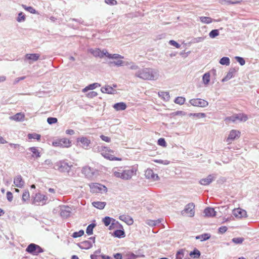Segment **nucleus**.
Segmentation results:
<instances>
[{
    "instance_id": "nucleus-1",
    "label": "nucleus",
    "mask_w": 259,
    "mask_h": 259,
    "mask_svg": "<svg viewBox=\"0 0 259 259\" xmlns=\"http://www.w3.org/2000/svg\"><path fill=\"white\" fill-rule=\"evenodd\" d=\"M135 76L144 80H156L159 76V71L151 68H144L137 70Z\"/></svg>"
},
{
    "instance_id": "nucleus-2",
    "label": "nucleus",
    "mask_w": 259,
    "mask_h": 259,
    "mask_svg": "<svg viewBox=\"0 0 259 259\" xmlns=\"http://www.w3.org/2000/svg\"><path fill=\"white\" fill-rule=\"evenodd\" d=\"M114 176L118 178L124 180H130L133 176L136 175V170L134 168L131 169H125L120 171H116L115 169H113Z\"/></svg>"
},
{
    "instance_id": "nucleus-3",
    "label": "nucleus",
    "mask_w": 259,
    "mask_h": 259,
    "mask_svg": "<svg viewBox=\"0 0 259 259\" xmlns=\"http://www.w3.org/2000/svg\"><path fill=\"white\" fill-rule=\"evenodd\" d=\"M72 167L73 165L72 162H68L66 161L62 160L55 163L53 168L61 172H67L69 174Z\"/></svg>"
},
{
    "instance_id": "nucleus-4",
    "label": "nucleus",
    "mask_w": 259,
    "mask_h": 259,
    "mask_svg": "<svg viewBox=\"0 0 259 259\" xmlns=\"http://www.w3.org/2000/svg\"><path fill=\"white\" fill-rule=\"evenodd\" d=\"M48 197L46 195L41 194L40 193L36 194L34 197L32 203L37 205H43L47 203Z\"/></svg>"
},
{
    "instance_id": "nucleus-5",
    "label": "nucleus",
    "mask_w": 259,
    "mask_h": 259,
    "mask_svg": "<svg viewBox=\"0 0 259 259\" xmlns=\"http://www.w3.org/2000/svg\"><path fill=\"white\" fill-rule=\"evenodd\" d=\"M26 251L29 253L35 255L44 251L43 249L39 246L34 243H31L28 245L26 249Z\"/></svg>"
},
{
    "instance_id": "nucleus-6",
    "label": "nucleus",
    "mask_w": 259,
    "mask_h": 259,
    "mask_svg": "<svg viewBox=\"0 0 259 259\" xmlns=\"http://www.w3.org/2000/svg\"><path fill=\"white\" fill-rule=\"evenodd\" d=\"M101 154L105 158L110 160H118L119 159L114 157L111 153H113V151L110 149H108L107 147H102L101 151Z\"/></svg>"
},
{
    "instance_id": "nucleus-7",
    "label": "nucleus",
    "mask_w": 259,
    "mask_h": 259,
    "mask_svg": "<svg viewBox=\"0 0 259 259\" xmlns=\"http://www.w3.org/2000/svg\"><path fill=\"white\" fill-rule=\"evenodd\" d=\"M189 102L192 106L200 107H205L208 105L207 101L201 99H193Z\"/></svg>"
},
{
    "instance_id": "nucleus-8",
    "label": "nucleus",
    "mask_w": 259,
    "mask_h": 259,
    "mask_svg": "<svg viewBox=\"0 0 259 259\" xmlns=\"http://www.w3.org/2000/svg\"><path fill=\"white\" fill-rule=\"evenodd\" d=\"M53 145L57 147H69L71 146V142L67 138H62L54 142Z\"/></svg>"
},
{
    "instance_id": "nucleus-9",
    "label": "nucleus",
    "mask_w": 259,
    "mask_h": 259,
    "mask_svg": "<svg viewBox=\"0 0 259 259\" xmlns=\"http://www.w3.org/2000/svg\"><path fill=\"white\" fill-rule=\"evenodd\" d=\"M195 205L193 203H190L187 204L185 209L182 211V214H187L189 217L194 216Z\"/></svg>"
},
{
    "instance_id": "nucleus-10",
    "label": "nucleus",
    "mask_w": 259,
    "mask_h": 259,
    "mask_svg": "<svg viewBox=\"0 0 259 259\" xmlns=\"http://www.w3.org/2000/svg\"><path fill=\"white\" fill-rule=\"evenodd\" d=\"M89 52L94 57H99L101 58H102L104 56H106V54L107 53V50L103 49L102 51H101V50L98 48L91 49L89 50Z\"/></svg>"
},
{
    "instance_id": "nucleus-11",
    "label": "nucleus",
    "mask_w": 259,
    "mask_h": 259,
    "mask_svg": "<svg viewBox=\"0 0 259 259\" xmlns=\"http://www.w3.org/2000/svg\"><path fill=\"white\" fill-rule=\"evenodd\" d=\"M145 176L147 179L152 181H156L159 179L158 175L155 174L151 169H147L145 172Z\"/></svg>"
},
{
    "instance_id": "nucleus-12",
    "label": "nucleus",
    "mask_w": 259,
    "mask_h": 259,
    "mask_svg": "<svg viewBox=\"0 0 259 259\" xmlns=\"http://www.w3.org/2000/svg\"><path fill=\"white\" fill-rule=\"evenodd\" d=\"M240 136V132L236 130L231 131L228 138L227 139V142L230 143L232 141L238 139Z\"/></svg>"
},
{
    "instance_id": "nucleus-13",
    "label": "nucleus",
    "mask_w": 259,
    "mask_h": 259,
    "mask_svg": "<svg viewBox=\"0 0 259 259\" xmlns=\"http://www.w3.org/2000/svg\"><path fill=\"white\" fill-rule=\"evenodd\" d=\"M216 176L217 175L215 174L209 175L206 178L201 179L199 183L203 185H209L216 179Z\"/></svg>"
},
{
    "instance_id": "nucleus-14",
    "label": "nucleus",
    "mask_w": 259,
    "mask_h": 259,
    "mask_svg": "<svg viewBox=\"0 0 259 259\" xmlns=\"http://www.w3.org/2000/svg\"><path fill=\"white\" fill-rule=\"evenodd\" d=\"M71 212V208L68 206H62L60 208V214L62 217L67 218L70 216Z\"/></svg>"
},
{
    "instance_id": "nucleus-15",
    "label": "nucleus",
    "mask_w": 259,
    "mask_h": 259,
    "mask_svg": "<svg viewBox=\"0 0 259 259\" xmlns=\"http://www.w3.org/2000/svg\"><path fill=\"white\" fill-rule=\"evenodd\" d=\"M233 214L235 217L238 218L246 217L247 216L246 211L240 208L234 209L233 210Z\"/></svg>"
},
{
    "instance_id": "nucleus-16",
    "label": "nucleus",
    "mask_w": 259,
    "mask_h": 259,
    "mask_svg": "<svg viewBox=\"0 0 259 259\" xmlns=\"http://www.w3.org/2000/svg\"><path fill=\"white\" fill-rule=\"evenodd\" d=\"M14 184L17 187L22 188L24 186L25 183L21 176L18 175L14 179Z\"/></svg>"
},
{
    "instance_id": "nucleus-17",
    "label": "nucleus",
    "mask_w": 259,
    "mask_h": 259,
    "mask_svg": "<svg viewBox=\"0 0 259 259\" xmlns=\"http://www.w3.org/2000/svg\"><path fill=\"white\" fill-rule=\"evenodd\" d=\"M77 142H80L82 144V147L84 149H88L91 143V141L90 139L83 137L78 138Z\"/></svg>"
},
{
    "instance_id": "nucleus-18",
    "label": "nucleus",
    "mask_w": 259,
    "mask_h": 259,
    "mask_svg": "<svg viewBox=\"0 0 259 259\" xmlns=\"http://www.w3.org/2000/svg\"><path fill=\"white\" fill-rule=\"evenodd\" d=\"M93 246V243L91 241L85 240L81 242L78 244V246L81 249H89L91 248Z\"/></svg>"
},
{
    "instance_id": "nucleus-19",
    "label": "nucleus",
    "mask_w": 259,
    "mask_h": 259,
    "mask_svg": "<svg viewBox=\"0 0 259 259\" xmlns=\"http://www.w3.org/2000/svg\"><path fill=\"white\" fill-rule=\"evenodd\" d=\"M119 219L128 225H132L134 223L133 219L129 215H121L119 217Z\"/></svg>"
},
{
    "instance_id": "nucleus-20",
    "label": "nucleus",
    "mask_w": 259,
    "mask_h": 259,
    "mask_svg": "<svg viewBox=\"0 0 259 259\" xmlns=\"http://www.w3.org/2000/svg\"><path fill=\"white\" fill-rule=\"evenodd\" d=\"M101 91L103 93H106L109 94H114L116 92L115 90L109 85H106L105 87H102L101 89Z\"/></svg>"
},
{
    "instance_id": "nucleus-21",
    "label": "nucleus",
    "mask_w": 259,
    "mask_h": 259,
    "mask_svg": "<svg viewBox=\"0 0 259 259\" xmlns=\"http://www.w3.org/2000/svg\"><path fill=\"white\" fill-rule=\"evenodd\" d=\"M235 72H236V69L235 68H231L229 70V71L228 73H227V74L226 75V76L224 78H223L222 81L223 82H225V81H227L230 80L231 78H232L234 76V75Z\"/></svg>"
},
{
    "instance_id": "nucleus-22",
    "label": "nucleus",
    "mask_w": 259,
    "mask_h": 259,
    "mask_svg": "<svg viewBox=\"0 0 259 259\" xmlns=\"http://www.w3.org/2000/svg\"><path fill=\"white\" fill-rule=\"evenodd\" d=\"M215 211L214 208L211 207H207L204 210V213L206 217H211L215 215Z\"/></svg>"
},
{
    "instance_id": "nucleus-23",
    "label": "nucleus",
    "mask_w": 259,
    "mask_h": 259,
    "mask_svg": "<svg viewBox=\"0 0 259 259\" xmlns=\"http://www.w3.org/2000/svg\"><path fill=\"white\" fill-rule=\"evenodd\" d=\"M126 105L123 102H119L113 105V108L117 111L124 110L126 108Z\"/></svg>"
},
{
    "instance_id": "nucleus-24",
    "label": "nucleus",
    "mask_w": 259,
    "mask_h": 259,
    "mask_svg": "<svg viewBox=\"0 0 259 259\" xmlns=\"http://www.w3.org/2000/svg\"><path fill=\"white\" fill-rule=\"evenodd\" d=\"M39 56L40 55L38 54H27L25 55V58L27 60L34 62L39 59Z\"/></svg>"
},
{
    "instance_id": "nucleus-25",
    "label": "nucleus",
    "mask_w": 259,
    "mask_h": 259,
    "mask_svg": "<svg viewBox=\"0 0 259 259\" xmlns=\"http://www.w3.org/2000/svg\"><path fill=\"white\" fill-rule=\"evenodd\" d=\"M24 114L22 113H18L14 116H11L10 118L16 121H21L24 118Z\"/></svg>"
},
{
    "instance_id": "nucleus-26",
    "label": "nucleus",
    "mask_w": 259,
    "mask_h": 259,
    "mask_svg": "<svg viewBox=\"0 0 259 259\" xmlns=\"http://www.w3.org/2000/svg\"><path fill=\"white\" fill-rule=\"evenodd\" d=\"M28 150L30 151L32 153V156L33 157H35L36 158H39L40 157V152L37 149V147H30Z\"/></svg>"
},
{
    "instance_id": "nucleus-27",
    "label": "nucleus",
    "mask_w": 259,
    "mask_h": 259,
    "mask_svg": "<svg viewBox=\"0 0 259 259\" xmlns=\"http://www.w3.org/2000/svg\"><path fill=\"white\" fill-rule=\"evenodd\" d=\"M235 117L237 121H245L247 120L248 117L247 116L246 114H244L243 113H239V114H235Z\"/></svg>"
},
{
    "instance_id": "nucleus-28",
    "label": "nucleus",
    "mask_w": 259,
    "mask_h": 259,
    "mask_svg": "<svg viewBox=\"0 0 259 259\" xmlns=\"http://www.w3.org/2000/svg\"><path fill=\"white\" fill-rule=\"evenodd\" d=\"M113 236L117 238H122L125 236L123 229H117L113 232Z\"/></svg>"
},
{
    "instance_id": "nucleus-29",
    "label": "nucleus",
    "mask_w": 259,
    "mask_h": 259,
    "mask_svg": "<svg viewBox=\"0 0 259 259\" xmlns=\"http://www.w3.org/2000/svg\"><path fill=\"white\" fill-rule=\"evenodd\" d=\"M100 86H101L100 84H99L98 83H94L92 84H90L88 86L86 87L85 88H84L82 90V91H83V92H86L90 90H94V89H96V88L99 87Z\"/></svg>"
},
{
    "instance_id": "nucleus-30",
    "label": "nucleus",
    "mask_w": 259,
    "mask_h": 259,
    "mask_svg": "<svg viewBox=\"0 0 259 259\" xmlns=\"http://www.w3.org/2000/svg\"><path fill=\"white\" fill-rule=\"evenodd\" d=\"M125 66H127L130 69L136 70L140 69L139 66L133 62H126L124 64Z\"/></svg>"
},
{
    "instance_id": "nucleus-31",
    "label": "nucleus",
    "mask_w": 259,
    "mask_h": 259,
    "mask_svg": "<svg viewBox=\"0 0 259 259\" xmlns=\"http://www.w3.org/2000/svg\"><path fill=\"white\" fill-rule=\"evenodd\" d=\"M161 222V221L160 219H158L157 220H148L146 221V223L149 226L154 227L159 225Z\"/></svg>"
},
{
    "instance_id": "nucleus-32",
    "label": "nucleus",
    "mask_w": 259,
    "mask_h": 259,
    "mask_svg": "<svg viewBox=\"0 0 259 259\" xmlns=\"http://www.w3.org/2000/svg\"><path fill=\"white\" fill-rule=\"evenodd\" d=\"M210 234L208 233H204L196 237V239H200L201 241H204L209 239L210 238Z\"/></svg>"
},
{
    "instance_id": "nucleus-33",
    "label": "nucleus",
    "mask_w": 259,
    "mask_h": 259,
    "mask_svg": "<svg viewBox=\"0 0 259 259\" xmlns=\"http://www.w3.org/2000/svg\"><path fill=\"white\" fill-rule=\"evenodd\" d=\"M92 204L94 207L100 209H103L106 205V202H104L97 201L93 202Z\"/></svg>"
},
{
    "instance_id": "nucleus-34",
    "label": "nucleus",
    "mask_w": 259,
    "mask_h": 259,
    "mask_svg": "<svg viewBox=\"0 0 259 259\" xmlns=\"http://www.w3.org/2000/svg\"><path fill=\"white\" fill-rule=\"evenodd\" d=\"M106 57L109 59H117L118 58L122 59L123 58V57L118 54H109L107 51L106 54Z\"/></svg>"
},
{
    "instance_id": "nucleus-35",
    "label": "nucleus",
    "mask_w": 259,
    "mask_h": 259,
    "mask_svg": "<svg viewBox=\"0 0 259 259\" xmlns=\"http://www.w3.org/2000/svg\"><path fill=\"white\" fill-rule=\"evenodd\" d=\"M219 63L221 65L228 66L230 63V59L227 57H223L220 59Z\"/></svg>"
},
{
    "instance_id": "nucleus-36",
    "label": "nucleus",
    "mask_w": 259,
    "mask_h": 259,
    "mask_svg": "<svg viewBox=\"0 0 259 259\" xmlns=\"http://www.w3.org/2000/svg\"><path fill=\"white\" fill-rule=\"evenodd\" d=\"M96 224L92 223L90 224L87 228L86 233L88 235H91L93 233V229L96 227Z\"/></svg>"
},
{
    "instance_id": "nucleus-37",
    "label": "nucleus",
    "mask_w": 259,
    "mask_h": 259,
    "mask_svg": "<svg viewBox=\"0 0 259 259\" xmlns=\"http://www.w3.org/2000/svg\"><path fill=\"white\" fill-rule=\"evenodd\" d=\"M22 7L25 9L26 11L30 12L31 14H38V12L32 7L31 6H26L25 5H22Z\"/></svg>"
},
{
    "instance_id": "nucleus-38",
    "label": "nucleus",
    "mask_w": 259,
    "mask_h": 259,
    "mask_svg": "<svg viewBox=\"0 0 259 259\" xmlns=\"http://www.w3.org/2000/svg\"><path fill=\"white\" fill-rule=\"evenodd\" d=\"M27 136L29 139H36L38 141H40L41 138L40 135L34 133L28 134Z\"/></svg>"
},
{
    "instance_id": "nucleus-39",
    "label": "nucleus",
    "mask_w": 259,
    "mask_h": 259,
    "mask_svg": "<svg viewBox=\"0 0 259 259\" xmlns=\"http://www.w3.org/2000/svg\"><path fill=\"white\" fill-rule=\"evenodd\" d=\"M189 255L193 258H198L200 255V252L198 249H195L193 251L190 252Z\"/></svg>"
},
{
    "instance_id": "nucleus-40",
    "label": "nucleus",
    "mask_w": 259,
    "mask_h": 259,
    "mask_svg": "<svg viewBox=\"0 0 259 259\" xmlns=\"http://www.w3.org/2000/svg\"><path fill=\"white\" fill-rule=\"evenodd\" d=\"M201 22L204 24H209L212 22V19L210 17L202 16L200 17Z\"/></svg>"
},
{
    "instance_id": "nucleus-41",
    "label": "nucleus",
    "mask_w": 259,
    "mask_h": 259,
    "mask_svg": "<svg viewBox=\"0 0 259 259\" xmlns=\"http://www.w3.org/2000/svg\"><path fill=\"white\" fill-rule=\"evenodd\" d=\"M203 82L205 84L207 85L210 81V74L209 73H205L202 77Z\"/></svg>"
},
{
    "instance_id": "nucleus-42",
    "label": "nucleus",
    "mask_w": 259,
    "mask_h": 259,
    "mask_svg": "<svg viewBox=\"0 0 259 259\" xmlns=\"http://www.w3.org/2000/svg\"><path fill=\"white\" fill-rule=\"evenodd\" d=\"M126 62H124L121 60H117V61H110L109 62V64L111 66L112 64L117 66H121L124 65Z\"/></svg>"
},
{
    "instance_id": "nucleus-43",
    "label": "nucleus",
    "mask_w": 259,
    "mask_h": 259,
    "mask_svg": "<svg viewBox=\"0 0 259 259\" xmlns=\"http://www.w3.org/2000/svg\"><path fill=\"white\" fill-rule=\"evenodd\" d=\"M26 17L25 14L23 12H20L18 14L17 18V21L18 22H22L25 21Z\"/></svg>"
},
{
    "instance_id": "nucleus-44",
    "label": "nucleus",
    "mask_w": 259,
    "mask_h": 259,
    "mask_svg": "<svg viewBox=\"0 0 259 259\" xmlns=\"http://www.w3.org/2000/svg\"><path fill=\"white\" fill-rule=\"evenodd\" d=\"M160 97H161L163 99L165 100H168L170 96L168 92H160L158 93Z\"/></svg>"
},
{
    "instance_id": "nucleus-45",
    "label": "nucleus",
    "mask_w": 259,
    "mask_h": 259,
    "mask_svg": "<svg viewBox=\"0 0 259 259\" xmlns=\"http://www.w3.org/2000/svg\"><path fill=\"white\" fill-rule=\"evenodd\" d=\"M219 35V31L218 29H213L209 33V36L210 38H213Z\"/></svg>"
},
{
    "instance_id": "nucleus-46",
    "label": "nucleus",
    "mask_w": 259,
    "mask_h": 259,
    "mask_svg": "<svg viewBox=\"0 0 259 259\" xmlns=\"http://www.w3.org/2000/svg\"><path fill=\"white\" fill-rule=\"evenodd\" d=\"M185 98L182 97H178L175 100V102L176 104L182 105L185 103Z\"/></svg>"
},
{
    "instance_id": "nucleus-47",
    "label": "nucleus",
    "mask_w": 259,
    "mask_h": 259,
    "mask_svg": "<svg viewBox=\"0 0 259 259\" xmlns=\"http://www.w3.org/2000/svg\"><path fill=\"white\" fill-rule=\"evenodd\" d=\"M84 234V231L83 230H80L78 232H74L72 235V237L76 238L79 237H81Z\"/></svg>"
},
{
    "instance_id": "nucleus-48",
    "label": "nucleus",
    "mask_w": 259,
    "mask_h": 259,
    "mask_svg": "<svg viewBox=\"0 0 259 259\" xmlns=\"http://www.w3.org/2000/svg\"><path fill=\"white\" fill-rule=\"evenodd\" d=\"M185 250L181 249L176 253V259H182L184 256Z\"/></svg>"
},
{
    "instance_id": "nucleus-49",
    "label": "nucleus",
    "mask_w": 259,
    "mask_h": 259,
    "mask_svg": "<svg viewBox=\"0 0 259 259\" xmlns=\"http://www.w3.org/2000/svg\"><path fill=\"white\" fill-rule=\"evenodd\" d=\"M22 201L23 202H25L26 200H28L29 198V193L28 190H25L23 194H22Z\"/></svg>"
},
{
    "instance_id": "nucleus-50",
    "label": "nucleus",
    "mask_w": 259,
    "mask_h": 259,
    "mask_svg": "<svg viewBox=\"0 0 259 259\" xmlns=\"http://www.w3.org/2000/svg\"><path fill=\"white\" fill-rule=\"evenodd\" d=\"M112 218L109 217H105L103 219V222L106 226H108L111 223Z\"/></svg>"
},
{
    "instance_id": "nucleus-51",
    "label": "nucleus",
    "mask_w": 259,
    "mask_h": 259,
    "mask_svg": "<svg viewBox=\"0 0 259 259\" xmlns=\"http://www.w3.org/2000/svg\"><path fill=\"white\" fill-rule=\"evenodd\" d=\"M244 241L242 237L234 238L232 239V241L235 244H241Z\"/></svg>"
},
{
    "instance_id": "nucleus-52",
    "label": "nucleus",
    "mask_w": 259,
    "mask_h": 259,
    "mask_svg": "<svg viewBox=\"0 0 259 259\" xmlns=\"http://www.w3.org/2000/svg\"><path fill=\"white\" fill-rule=\"evenodd\" d=\"M42 165H45V168H49L52 166L53 163L50 159L46 160L44 163H42Z\"/></svg>"
},
{
    "instance_id": "nucleus-53",
    "label": "nucleus",
    "mask_w": 259,
    "mask_h": 259,
    "mask_svg": "<svg viewBox=\"0 0 259 259\" xmlns=\"http://www.w3.org/2000/svg\"><path fill=\"white\" fill-rule=\"evenodd\" d=\"M235 59L241 66L244 65L245 63V60L242 57L236 56Z\"/></svg>"
},
{
    "instance_id": "nucleus-54",
    "label": "nucleus",
    "mask_w": 259,
    "mask_h": 259,
    "mask_svg": "<svg viewBox=\"0 0 259 259\" xmlns=\"http://www.w3.org/2000/svg\"><path fill=\"white\" fill-rule=\"evenodd\" d=\"M58 119L56 117H50L47 118V122L50 124H52L57 122Z\"/></svg>"
},
{
    "instance_id": "nucleus-55",
    "label": "nucleus",
    "mask_w": 259,
    "mask_h": 259,
    "mask_svg": "<svg viewBox=\"0 0 259 259\" xmlns=\"http://www.w3.org/2000/svg\"><path fill=\"white\" fill-rule=\"evenodd\" d=\"M190 116H193L197 118H203L205 117V114L204 113H190Z\"/></svg>"
},
{
    "instance_id": "nucleus-56",
    "label": "nucleus",
    "mask_w": 259,
    "mask_h": 259,
    "mask_svg": "<svg viewBox=\"0 0 259 259\" xmlns=\"http://www.w3.org/2000/svg\"><path fill=\"white\" fill-rule=\"evenodd\" d=\"M157 144L161 146L162 147H166V143L163 138H160L158 140Z\"/></svg>"
},
{
    "instance_id": "nucleus-57",
    "label": "nucleus",
    "mask_w": 259,
    "mask_h": 259,
    "mask_svg": "<svg viewBox=\"0 0 259 259\" xmlns=\"http://www.w3.org/2000/svg\"><path fill=\"white\" fill-rule=\"evenodd\" d=\"M235 114H233V115H232L231 116L227 117L225 118V121L226 122L232 121V122H234L236 121V118H235Z\"/></svg>"
},
{
    "instance_id": "nucleus-58",
    "label": "nucleus",
    "mask_w": 259,
    "mask_h": 259,
    "mask_svg": "<svg viewBox=\"0 0 259 259\" xmlns=\"http://www.w3.org/2000/svg\"><path fill=\"white\" fill-rule=\"evenodd\" d=\"M115 225H117L118 226L119 228H122V225L117 221H116L115 219L112 218V221H111V225L110 226V229H111V227Z\"/></svg>"
},
{
    "instance_id": "nucleus-59",
    "label": "nucleus",
    "mask_w": 259,
    "mask_h": 259,
    "mask_svg": "<svg viewBox=\"0 0 259 259\" xmlns=\"http://www.w3.org/2000/svg\"><path fill=\"white\" fill-rule=\"evenodd\" d=\"M100 186H101V185H99V184H92V185H90L91 188L92 189L94 188L95 189L93 190V191L96 192L97 191V189L99 190H101V188L99 187Z\"/></svg>"
},
{
    "instance_id": "nucleus-60",
    "label": "nucleus",
    "mask_w": 259,
    "mask_h": 259,
    "mask_svg": "<svg viewBox=\"0 0 259 259\" xmlns=\"http://www.w3.org/2000/svg\"><path fill=\"white\" fill-rule=\"evenodd\" d=\"M205 37H206L205 36H201V37H197L194 38L193 39V42H202V41H204Z\"/></svg>"
},
{
    "instance_id": "nucleus-61",
    "label": "nucleus",
    "mask_w": 259,
    "mask_h": 259,
    "mask_svg": "<svg viewBox=\"0 0 259 259\" xmlns=\"http://www.w3.org/2000/svg\"><path fill=\"white\" fill-rule=\"evenodd\" d=\"M169 44L170 45L175 47L176 48H180V46H181V45L179 44H178L177 42H176V41H175L174 40H170L169 41Z\"/></svg>"
},
{
    "instance_id": "nucleus-62",
    "label": "nucleus",
    "mask_w": 259,
    "mask_h": 259,
    "mask_svg": "<svg viewBox=\"0 0 259 259\" xmlns=\"http://www.w3.org/2000/svg\"><path fill=\"white\" fill-rule=\"evenodd\" d=\"M13 194L12 193L10 192V191H8L7 192V200L9 201V202H11L13 200Z\"/></svg>"
},
{
    "instance_id": "nucleus-63",
    "label": "nucleus",
    "mask_w": 259,
    "mask_h": 259,
    "mask_svg": "<svg viewBox=\"0 0 259 259\" xmlns=\"http://www.w3.org/2000/svg\"><path fill=\"white\" fill-rule=\"evenodd\" d=\"M227 229L228 228L226 226H222L219 229V233L223 234L227 231Z\"/></svg>"
},
{
    "instance_id": "nucleus-64",
    "label": "nucleus",
    "mask_w": 259,
    "mask_h": 259,
    "mask_svg": "<svg viewBox=\"0 0 259 259\" xmlns=\"http://www.w3.org/2000/svg\"><path fill=\"white\" fill-rule=\"evenodd\" d=\"M97 95H98L97 93V92H94V91H91V92H90L87 94V96H88L89 98H93V97H96Z\"/></svg>"
}]
</instances>
